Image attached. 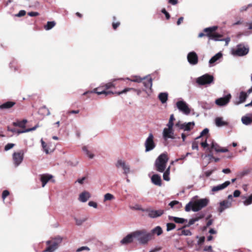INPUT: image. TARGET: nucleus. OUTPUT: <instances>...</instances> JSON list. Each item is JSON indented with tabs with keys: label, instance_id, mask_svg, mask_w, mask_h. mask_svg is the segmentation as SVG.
<instances>
[{
	"label": "nucleus",
	"instance_id": "nucleus-7",
	"mask_svg": "<svg viewBox=\"0 0 252 252\" xmlns=\"http://www.w3.org/2000/svg\"><path fill=\"white\" fill-rule=\"evenodd\" d=\"M194 125L195 123L194 122L182 123L179 121L176 123L175 126L178 127L179 130L189 131L193 128Z\"/></svg>",
	"mask_w": 252,
	"mask_h": 252
},
{
	"label": "nucleus",
	"instance_id": "nucleus-57",
	"mask_svg": "<svg viewBox=\"0 0 252 252\" xmlns=\"http://www.w3.org/2000/svg\"><path fill=\"white\" fill-rule=\"evenodd\" d=\"M14 145L15 144L13 143H8L5 146L4 150L7 151L12 149L14 146Z\"/></svg>",
	"mask_w": 252,
	"mask_h": 252
},
{
	"label": "nucleus",
	"instance_id": "nucleus-34",
	"mask_svg": "<svg viewBox=\"0 0 252 252\" xmlns=\"http://www.w3.org/2000/svg\"><path fill=\"white\" fill-rule=\"evenodd\" d=\"M206 35L209 37V38L215 41H222V39L220 38L222 36L221 35L218 33L214 34H206Z\"/></svg>",
	"mask_w": 252,
	"mask_h": 252
},
{
	"label": "nucleus",
	"instance_id": "nucleus-47",
	"mask_svg": "<svg viewBox=\"0 0 252 252\" xmlns=\"http://www.w3.org/2000/svg\"><path fill=\"white\" fill-rule=\"evenodd\" d=\"M193 202L190 201L189 202L185 207V211L186 212H189L191 210L192 211Z\"/></svg>",
	"mask_w": 252,
	"mask_h": 252
},
{
	"label": "nucleus",
	"instance_id": "nucleus-16",
	"mask_svg": "<svg viewBox=\"0 0 252 252\" xmlns=\"http://www.w3.org/2000/svg\"><path fill=\"white\" fill-rule=\"evenodd\" d=\"M231 206V203L226 200H224L220 203V206L218 208V211L220 213H221L225 209L229 208Z\"/></svg>",
	"mask_w": 252,
	"mask_h": 252
},
{
	"label": "nucleus",
	"instance_id": "nucleus-36",
	"mask_svg": "<svg viewBox=\"0 0 252 252\" xmlns=\"http://www.w3.org/2000/svg\"><path fill=\"white\" fill-rule=\"evenodd\" d=\"M170 167L169 166L167 169L163 172V180L166 181L170 180L169 174H170Z\"/></svg>",
	"mask_w": 252,
	"mask_h": 252
},
{
	"label": "nucleus",
	"instance_id": "nucleus-51",
	"mask_svg": "<svg viewBox=\"0 0 252 252\" xmlns=\"http://www.w3.org/2000/svg\"><path fill=\"white\" fill-rule=\"evenodd\" d=\"M209 129L207 128H204L201 132H200V135L198 137H196V139H199L200 138V137L203 136L204 135L208 134L209 133Z\"/></svg>",
	"mask_w": 252,
	"mask_h": 252
},
{
	"label": "nucleus",
	"instance_id": "nucleus-45",
	"mask_svg": "<svg viewBox=\"0 0 252 252\" xmlns=\"http://www.w3.org/2000/svg\"><path fill=\"white\" fill-rule=\"evenodd\" d=\"M82 150L90 158L92 159L94 158V155L90 153V152L87 149L86 147H83Z\"/></svg>",
	"mask_w": 252,
	"mask_h": 252
},
{
	"label": "nucleus",
	"instance_id": "nucleus-26",
	"mask_svg": "<svg viewBox=\"0 0 252 252\" xmlns=\"http://www.w3.org/2000/svg\"><path fill=\"white\" fill-rule=\"evenodd\" d=\"M51 243L52 241L49 240L46 242V244L49 246L46 248L43 252H54L58 249L53 244Z\"/></svg>",
	"mask_w": 252,
	"mask_h": 252
},
{
	"label": "nucleus",
	"instance_id": "nucleus-38",
	"mask_svg": "<svg viewBox=\"0 0 252 252\" xmlns=\"http://www.w3.org/2000/svg\"><path fill=\"white\" fill-rule=\"evenodd\" d=\"M184 228L183 226L178 229L179 230H181V234L180 235L191 236L192 235L191 232L189 230L184 229Z\"/></svg>",
	"mask_w": 252,
	"mask_h": 252
},
{
	"label": "nucleus",
	"instance_id": "nucleus-37",
	"mask_svg": "<svg viewBox=\"0 0 252 252\" xmlns=\"http://www.w3.org/2000/svg\"><path fill=\"white\" fill-rule=\"evenodd\" d=\"M143 84L144 87L146 89H150V90H152V79L151 78L148 79L147 81H145L143 82Z\"/></svg>",
	"mask_w": 252,
	"mask_h": 252
},
{
	"label": "nucleus",
	"instance_id": "nucleus-46",
	"mask_svg": "<svg viewBox=\"0 0 252 252\" xmlns=\"http://www.w3.org/2000/svg\"><path fill=\"white\" fill-rule=\"evenodd\" d=\"M166 230L167 231H171L176 227V225L173 223H167L166 224Z\"/></svg>",
	"mask_w": 252,
	"mask_h": 252
},
{
	"label": "nucleus",
	"instance_id": "nucleus-54",
	"mask_svg": "<svg viewBox=\"0 0 252 252\" xmlns=\"http://www.w3.org/2000/svg\"><path fill=\"white\" fill-rule=\"evenodd\" d=\"M176 205H178L179 206L178 208H180L181 206V205L180 204L179 202L178 201H172L170 202L169 204V205L170 206L171 208H173L174 206Z\"/></svg>",
	"mask_w": 252,
	"mask_h": 252
},
{
	"label": "nucleus",
	"instance_id": "nucleus-25",
	"mask_svg": "<svg viewBox=\"0 0 252 252\" xmlns=\"http://www.w3.org/2000/svg\"><path fill=\"white\" fill-rule=\"evenodd\" d=\"M97 89L96 88L93 91H87L83 93V95H85L88 94V93H95L97 94L98 95H100L102 94H104L105 95H107L108 94H109L113 93V92L111 91H102L100 92H98L97 91Z\"/></svg>",
	"mask_w": 252,
	"mask_h": 252
},
{
	"label": "nucleus",
	"instance_id": "nucleus-42",
	"mask_svg": "<svg viewBox=\"0 0 252 252\" xmlns=\"http://www.w3.org/2000/svg\"><path fill=\"white\" fill-rule=\"evenodd\" d=\"M218 28L217 26H213L205 28L204 29V32L207 33L211 34V33L215 31Z\"/></svg>",
	"mask_w": 252,
	"mask_h": 252
},
{
	"label": "nucleus",
	"instance_id": "nucleus-61",
	"mask_svg": "<svg viewBox=\"0 0 252 252\" xmlns=\"http://www.w3.org/2000/svg\"><path fill=\"white\" fill-rule=\"evenodd\" d=\"M161 12L165 15L166 18L167 19H169L170 18V14H169L168 12H167L166 11V10H165V8H163L161 10Z\"/></svg>",
	"mask_w": 252,
	"mask_h": 252
},
{
	"label": "nucleus",
	"instance_id": "nucleus-22",
	"mask_svg": "<svg viewBox=\"0 0 252 252\" xmlns=\"http://www.w3.org/2000/svg\"><path fill=\"white\" fill-rule=\"evenodd\" d=\"M152 183L155 185L161 186V177L158 174H154L151 177Z\"/></svg>",
	"mask_w": 252,
	"mask_h": 252
},
{
	"label": "nucleus",
	"instance_id": "nucleus-60",
	"mask_svg": "<svg viewBox=\"0 0 252 252\" xmlns=\"http://www.w3.org/2000/svg\"><path fill=\"white\" fill-rule=\"evenodd\" d=\"M207 150L209 151L210 154H208V155H206V156H205V157H208V158H209V160H212V159H214V156H213V154L212 153V151H211V149H209V148H208V149H207Z\"/></svg>",
	"mask_w": 252,
	"mask_h": 252
},
{
	"label": "nucleus",
	"instance_id": "nucleus-33",
	"mask_svg": "<svg viewBox=\"0 0 252 252\" xmlns=\"http://www.w3.org/2000/svg\"><path fill=\"white\" fill-rule=\"evenodd\" d=\"M132 77V78L131 79L127 77L126 78V79L133 82L140 83L142 81V80H145L147 77V76H145L143 78H141L139 76H134Z\"/></svg>",
	"mask_w": 252,
	"mask_h": 252
},
{
	"label": "nucleus",
	"instance_id": "nucleus-62",
	"mask_svg": "<svg viewBox=\"0 0 252 252\" xmlns=\"http://www.w3.org/2000/svg\"><path fill=\"white\" fill-rule=\"evenodd\" d=\"M195 223L194 222V220H193V219L192 218L191 219H190L189 221V223L186 225H185L183 227H189L190 225H192L193 224H194Z\"/></svg>",
	"mask_w": 252,
	"mask_h": 252
},
{
	"label": "nucleus",
	"instance_id": "nucleus-2",
	"mask_svg": "<svg viewBox=\"0 0 252 252\" xmlns=\"http://www.w3.org/2000/svg\"><path fill=\"white\" fill-rule=\"evenodd\" d=\"M135 239L138 242L142 245L147 244L150 240H151V235L149 232H147L145 229L136 230L134 231Z\"/></svg>",
	"mask_w": 252,
	"mask_h": 252
},
{
	"label": "nucleus",
	"instance_id": "nucleus-5",
	"mask_svg": "<svg viewBox=\"0 0 252 252\" xmlns=\"http://www.w3.org/2000/svg\"><path fill=\"white\" fill-rule=\"evenodd\" d=\"M209 200L207 198L200 199L193 202L192 211L198 212L205 207L209 203Z\"/></svg>",
	"mask_w": 252,
	"mask_h": 252
},
{
	"label": "nucleus",
	"instance_id": "nucleus-4",
	"mask_svg": "<svg viewBox=\"0 0 252 252\" xmlns=\"http://www.w3.org/2000/svg\"><path fill=\"white\" fill-rule=\"evenodd\" d=\"M249 51V48L248 46L240 44L237 45L236 49L232 51V53L234 56L241 57L248 54Z\"/></svg>",
	"mask_w": 252,
	"mask_h": 252
},
{
	"label": "nucleus",
	"instance_id": "nucleus-30",
	"mask_svg": "<svg viewBox=\"0 0 252 252\" xmlns=\"http://www.w3.org/2000/svg\"><path fill=\"white\" fill-rule=\"evenodd\" d=\"M125 80V79H124L123 78L113 79L111 80V81L110 82L106 83L105 85V88L106 89H108L111 88H115V84L114 83V82H115L117 80Z\"/></svg>",
	"mask_w": 252,
	"mask_h": 252
},
{
	"label": "nucleus",
	"instance_id": "nucleus-15",
	"mask_svg": "<svg viewBox=\"0 0 252 252\" xmlns=\"http://www.w3.org/2000/svg\"><path fill=\"white\" fill-rule=\"evenodd\" d=\"M134 231L127 234L123 239L121 240V243L123 245H126L133 242L135 239Z\"/></svg>",
	"mask_w": 252,
	"mask_h": 252
},
{
	"label": "nucleus",
	"instance_id": "nucleus-17",
	"mask_svg": "<svg viewBox=\"0 0 252 252\" xmlns=\"http://www.w3.org/2000/svg\"><path fill=\"white\" fill-rule=\"evenodd\" d=\"M53 176L49 174L40 175V180L42 182V187H44L49 181L52 180Z\"/></svg>",
	"mask_w": 252,
	"mask_h": 252
},
{
	"label": "nucleus",
	"instance_id": "nucleus-28",
	"mask_svg": "<svg viewBox=\"0 0 252 252\" xmlns=\"http://www.w3.org/2000/svg\"><path fill=\"white\" fill-rule=\"evenodd\" d=\"M168 218L170 220H173L174 222H175L176 223H177L182 224L185 222L188 221V220L187 219H185L181 218H178V217H172V216H169L168 217Z\"/></svg>",
	"mask_w": 252,
	"mask_h": 252
},
{
	"label": "nucleus",
	"instance_id": "nucleus-59",
	"mask_svg": "<svg viewBox=\"0 0 252 252\" xmlns=\"http://www.w3.org/2000/svg\"><path fill=\"white\" fill-rule=\"evenodd\" d=\"M190 155H191L190 153H187L185 155H182L180 158L176 159L175 160V162H177L180 160L185 159L187 157H188V156Z\"/></svg>",
	"mask_w": 252,
	"mask_h": 252
},
{
	"label": "nucleus",
	"instance_id": "nucleus-32",
	"mask_svg": "<svg viewBox=\"0 0 252 252\" xmlns=\"http://www.w3.org/2000/svg\"><path fill=\"white\" fill-rule=\"evenodd\" d=\"M63 241V237L60 236H57L53 238L52 244H53L56 247L58 248L59 245L61 244Z\"/></svg>",
	"mask_w": 252,
	"mask_h": 252
},
{
	"label": "nucleus",
	"instance_id": "nucleus-20",
	"mask_svg": "<svg viewBox=\"0 0 252 252\" xmlns=\"http://www.w3.org/2000/svg\"><path fill=\"white\" fill-rule=\"evenodd\" d=\"M243 124L246 126L251 125L252 124V117L251 114H247L241 118Z\"/></svg>",
	"mask_w": 252,
	"mask_h": 252
},
{
	"label": "nucleus",
	"instance_id": "nucleus-50",
	"mask_svg": "<svg viewBox=\"0 0 252 252\" xmlns=\"http://www.w3.org/2000/svg\"><path fill=\"white\" fill-rule=\"evenodd\" d=\"M41 145H42V147L43 149V151L46 153V154H48L49 151H48L47 145L45 143V142L42 139H41Z\"/></svg>",
	"mask_w": 252,
	"mask_h": 252
},
{
	"label": "nucleus",
	"instance_id": "nucleus-31",
	"mask_svg": "<svg viewBox=\"0 0 252 252\" xmlns=\"http://www.w3.org/2000/svg\"><path fill=\"white\" fill-rule=\"evenodd\" d=\"M15 103L13 101H7L0 105V109H8L12 107Z\"/></svg>",
	"mask_w": 252,
	"mask_h": 252
},
{
	"label": "nucleus",
	"instance_id": "nucleus-8",
	"mask_svg": "<svg viewBox=\"0 0 252 252\" xmlns=\"http://www.w3.org/2000/svg\"><path fill=\"white\" fill-rule=\"evenodd\" d=\"M115 165L117 168L122 169L124 171L123 173L126 176L130 172L129 165L124 160L118 159Z\"/></svg>",
	"mask_w": 252,
	"mask_h": 252
},
{
	"label": "nucleus",
	"instance_id": "nucleus-1",
	"mask_svg": "<svg viewBox=\"0 0 252 252\" xmlns=\"http://www.w3.org/2000/svg\"><path fill=\"white\" fill-rule=\"evenodd\" d=\"M168 158L166 153L160 154L156 159L155 166L156 170L162 173L166 169V164L168 161Z\"/></svg>",
	"mask_w": 252,
	"mask_h": 252
},
{
	"label": "nucleus",
	"instance_id": "nucleus-24",
	"mask_svg": "<svg viewBox=\"0 0 252 252\" xmlns=\"http://www.w3.org/2000/svg\"><path fill=\"white\" fill-rule=\"evenodd\" d=\"M91 197L90 193L88 191H84L79 195V200L82 202H86Z\"/></svg>",
	"mask_w": 252,
	"mask_h": 252
},
{
	"label": "nucleus",
	"instance_id": "nucleus-9",
	"mask_svg": "<svg viewBox=\"0 0 252 252\" xmlns=\"http://www.w3.org/2000/svg\"><path fill=\"white\" fill-rule=\"evenodd\" d=\"M176 106L179 111L182 112L186 115H189L190 113V109L187 103L183 101H178L176 103Z\"/></svg>",
	"mask_w": 252,
	"mask_h": 252
},
{
	"label": "nucleus",
	"instance_id": "nucleus-3",
	"mask_svg": "<svg viewBox=\"0 0 252 252\" xmlns=\"http://www.w3.org/2000/svg\"><path fill=\"white\" fill-rule=\"evenodd\" d=\"M196 82L199 85H210L214 83V78L213 75L206 73L197 78Z\"/></svg>",
	"mask_w": 252,
	"mask_h": 252
},
{
	"label": "nucleus",
	"instance_id": "nucleus-44",
	"mask_svg": "<svg viewBox=\"0 0 252 252\" xmlns=\"http://www.w3.org/2000/svg\"><path fill=\"white\" fill-rule=\"evenodd\" d=\"M132 89H133V88H125V89H124L122 91L116 92L115 93L113 92V93H111L110 94H117V95H120L123 94H125V93L132 90Z\"/></svg>",
	"mask_w": 252,
	"mask_h": 252
},
{
	"label": "nucleus",
	"instance_id": "nucleus-64",
	"mask_svg": "<svg viewBox=\"0 0 252 252\" xmlns=\"http://www.w3.org/2000/svg\"><path fill=\"white\" fill-rule=\"evenodd\" d=\"M199 103H201V106L202 108L206 109H210V106L208 105V104L206 102H199Z\"/></svg>",
	"mask_w": 252,
	"mask_h": 252
},
{
	"label": "nucleus",
	"instance_id": "nucleus-53",
	"mask_svg": "<svg viewBox=\"0 0 252 252\" xmlns=\"http://www.w3.org/2000/svg\"><path fill=\"white\" fill-rule=\"evenodd\" d=\"M204 217V214H198L196 215V216L192 218L194 220V222L198 221L200 219H202Z\"/></svg>",
	"mask_w": 252,
	"mask_h": 252
},
{
	"label": "nucleus",
	"instance_id": "nucleus-48",
	"mask_svg": "<svg viewBox=\"0 0 252 252\" xmlns=\"http://www.w3.org/2000/svg\"><path fill=\"white\" fill-rule=\"evenodd\" d=\"M114 198V196L109 193H107L104 195V201H107V200H111Z\"/></svg>",
	"mask_w": 252,
	"mask_h": 252
},
{
	"label": "nucleus",
	"instance_id": "nucleus-40",
	"mask_svg": "<svg viewBox=\"0 0 252 252\" xmlns=\"http://www.w3.org/2000/svg\"><path fill=\"white\" fill-rule=\"evenodd\" d=\"M38 126H39L38 125H36V126H34L32 127V128L25 129L24 130H19V131H17V134H21V133L28 132H29V131L34 130Z\"/></svg>",
	"mask_w": 252,
	"mask_h": 252
},
{
	"label": "nucleus",
	"instance_id": "nucleus-19",
	"mask_svg": "<svg viewBox=\"0 0 252 252\" xmlns=\"http://www.w3.org/2000/svg\"><path fill=\"white\" fill-rule=\"evenodd\" d=\"M248 93H245L244 92H240V94H239V100L238 101H235L234 102V103L235 105H238L241 103H242L243 102H244L247 98L248 97Z\"/></svg>",
	"mask_w": 252,
	"mask_h": 252
},
{
	"label": "nucleus",
	"instance_id": "nucleus-12",
	"mask_svg": "<svg viewBox=\"0 0 252 252\" xmlns=\"http://www.w3.org/2000/svg\"><path fill=\"white\" fill-rule=\"evenodd\" d=\"M231 97V94H228L224 97L217 99L215 103L217 105L220 106L226 105L229 102Z\"/></svg>",
	"mask_w": 252,
	"mask_h": 252
},
{
	"label": "nucleus",
	"instance_id": "nucleus-35",
	"mask_svg": "<svg viewBox=\"0 0 252 252\" xmlns=\"http://www.w3.org/2000/svg\"><path fill=\"white\" fill-rule=\"evenodd\" d=\"M158 97L162 103H165L168 99V94L167 93H161L158 94Z\"/></svg>",
	"mask_w": 252,
	"mask_h": 252
},
{
	"label": "nucleus",
	"instance_id": "nucleus-56",
	"mask_svg": "<svg viewBox=\"0 0 252 252\" xmlns=\"http://www.w3.org/2000/svg\"><path fill=\"white\" fill-rule=\"evenodd\" d=\"M216 170H217V168L216 167H215L213 169L209 170L206 171L204 173V174L206 177H209Z\"/></svg>",
	"mask_w": 252,
	"mask_h": 252
},
{
	"label": "nucleus",
	"instance_id": "nucleus-49",
	"mask_svg": "<svg viewBox=\"0 0 252 252\" xmlns=\"http://www.w3.org/2000/svg\"><path fill=\"white\" fill-rule=\"evenodd\" d=\"M29 6L31 8H38L40 6V4L38 1H35L33 2H32L31 4H30Z\"/></svg>",
	"mask_w": 252,
	"mask_h": 252
},
{
	"label": "nucleus",
	"instance_id": "nucleus-23",
	"mask_svg": "<svg viewBox=\"0 0 252 252\" xmlns=\"http://www.w3.org/2000/svg\"><path fill=\"white\" fill-rule=\"evenodd\" d=\"M222 57V54L221 52H219L216 54L215 56L212 57L211 59L209 60V63L210 64V66H212L214 65V63H215L217 61L221 58Z\"/></svg>",
	"mask_w": 252,
	"mask_h": 252
},
{
	"label": "nucleus",
	"instance_id": "nucleus-13",
	"mask_svg": "<svg viewBox=\"0 0 252 252\" xmlns=\"http://www.w3.org/2000/svg\"><path fill=\"white\" fill-rule=\"evenodd\" d=\"M148 216L151 218H157L162 215L164 214L163 210L159 209L158 210L149 209L147 210Z\"/></svg>",
	"mask_w": 252,
	"mask_h": 252
},
{
	"label": "nucleus",
	"instance_id": "nucleus-27",
	"mask_svg": "<svg viewBox=\"0 0 252 252\" xmlns=\"http://www.w3.org/2000/svg\"><path fill=\"white\" fill-rule=\"evenodd\" d=\"M215 124L218 127L227 126L228 123L223 121L222 117H217L215 119Z\"/></svg>",
	"mask_w": 252,
	"mask_h": 252
},
{
	"label": "nucleus",
	"instance_id": "nucleus-43",
	"mask_svg": "<svg viewBox=\"0 0 252 252\" xmlns=\"http://www.w3.org/2000/svg\"><path fill=\"white\" fill-rule=\"evenodd\" d=\"M210 149L211 150L214 149L216 152H219L220 147L217 143L213 141L211 143V148Z\"/></svg>",
	"mask_w": 252,
	"mask_h": 252
},
{
	"label": "nucleus",
	"instance_id": "nucleus-58",
	"mask_svg": "<svg viewBox=\"0 0 252 252\" xmlns=\"http://www.w3.org/2000/svg\"><path fill=\"white\" fill-rule=\"evenodd\" d=\"M9 195V192L7 190H4L3 191L2 193V198L3 200H4L5 198Z\"/></svg>",
	"mask_w": 252,
	"mask_h": 252
},
{
	"label": "nucleus",
	"instance_id": "nucleus-21",
	"mask_svg": "<svg viewBox=\"0 0 252 252\" xmlns=\"http://www.w3.org/2000/svg\"><path fill=\"white\" fill-rule=\"evenodd\" d=\"M230 184V182L229 181H225L222 184H220L217 185L216 186H214L212 189V191L213 192L218 191L219 190H222L225 188H226L227 186H228Z\"/></svg>",
	"mask_w": 252,
	"mask_h": 252
},
{
	"label": "nucleus",
	"instance_id": "nucleus-11",
	"mask_svg": "<svg viewBox=\"0 0 252 252\" xmlns=\"http://www.w3.org/2000/svg\"><path fill=\"white\" fill-rule=\"evenodd\" d=\"M187 60L191 65H196L198 62V56L194 51H192L188 53Z\"/></svg>",
	"mask_w": 252,
	"mask_h": 252
},
{
	"label": "nucleus",
	"instance_id": "nucleus-55",
	"mask_svg": "<svg viewBox=\"0 0 252 252\" xmlns=\"http://www.w3.org/2000/svg\"><path fill=\"white\" fill-rule=\"evenodd\" d=\"M90 250V249L88 247H87V246H83V247H80V248H78L76 250V252H82L83 251H89Z\"/></svg>",
	"mask_w": 252,
	"mask_h": 252
},
{
	"label": "nucleus",
	"instance_id": "nucleus-14",
	"mask_svg": "<svg viewBox=\"0 0 252 252\" xmlns=\"http://www.w3.org/2000/svg\"><path fill=\"white\" fill-rule=\"evenodd\" d=\"M162 135L163 139L165 140L168 139H174L176 138V137L174 136L173 129L164 128L163 130Z\"/></svg>",
	"mask_w": 252,
	"mask_h": 252
},
{
	"label": "nucleus",
	"instance_id": "nucleus-39",
	"mask_svg": "<svg viewBox=\"0 0 252 252\" xmlns=\"http://www.w3.org/2000/svg\"><path fill=\"white\" fill-rule=\"evenodd\" d=\"M76 224L77 225L80 226L85 221L87 220V218H77L75 217L74 218Z\"/></svg>",
	"mask_w": 252,
	"mask_h": 252
},
{
	"label": "nucleus",
	"instance_id": "nucleus-52",
	"mask_svg": "<svg viewBox=\"0 0 252 252\" xmlns=\"http://www.w3.org/2000/svg\"><path fill=\"white\" fill-rule=\"evenodd\" d=\"M252 203V194L244 201V204L245 206H248Z\"/></svg>",
	"mask_w": 252,
	"mask_h": 252
},
{
	"label": "nucleus",
	"instance_id": "nucleus-63",
	"mask_svg": "<svg viewBox=\"0 0 252 252\" xmlns=\"http://www.w3.org/2000/svg\"><path fill=\"white\" fill-rule=\"evenodd\" d=\"M26 13V11L24 10H20L18 13H17V14H16V16L17 17H22V16H24Z\"/></svg>",
	"mask_w": 252,
	"mask_h": 252
},
{
	"label": "nucleus",
	"instance_id": "nucleus-6",
	"mask_svg": "<svg viewBox=\"0 0 252 252\" xmlns=\"http://www.w3.org/2000/svg\"><path fill=\"white\" fill-rule=\"evenodd\" d=\"M154 137L153 134L152 133H149L144 143L146 152L152 151L155 148L156 144L154 141Z\"/></svg>",
	"mask_w": 252,
	"mask_h": 252
},
{
	"label": "nucleus",
	"instance_id": "nucleus-10",
	"mask_svg": "<svg viewBox=\"0 0 252 252\" xmlns=\"http://www.w3.org/2000/svg\"><path fill=\"white\" fill-rule=\"evenodd\" d=\"M13 160L16 167L18 166L22 162L24 158V152L22 150L19 152H15L13 154Z\"/></svg>",
	"mask_w": 252,
	"mask_h": 252
},
{
	"label": "nucleus",
	"instance_id": "nucleus-41",
	"mask_svg": "<svg viewBox=\"0 0 252 252\" xmlns=\"http://www.w3.org/2000/svg\"><path fill=\"white\" fill-rule=\"evenodd\" d=\"M56 25V23L54 21L48 22L47 24L44 26V28L46 30H50L52 29Z\"/></svg>",
	"mask_w": 252,
	"mask_h": 252
},
{
	"label": "nucleus",
	"instance_id": "nucleus-29",
	"mask_svg": "<svg viewBox=\"0 0 252 252\" xmlns=\"http://www.w3.org/2000/svg\"><path fill=\"white\" fill-rule=\"evenodd\" d=\"M27 123L26 119H24L22 121L17 120L12 123L13 126H18L21 128H25V125Z\"/></svg>",
	"mask_w": 252,
	"mask_h": 252
},
{
	"label": "nucleus",
	"instance_id": "nucleus-18",
	"mask_svg": "<svg viewBox=\"0 0 252 252\" xmlns=\"http://www.w3.org/2000/svg\"><path fill=\"white\" fill-rule=\"evenodd\" d=\"M163 232L161 227L159 226H157L154 228L152 229L150 232L149 234L151 235V239L154 238V235H157V236L160 235Z\"/></svg>",
	"mask_w": 252,
	"mask_h": 252
}]
</instances>
